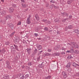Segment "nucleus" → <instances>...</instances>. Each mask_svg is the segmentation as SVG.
<instances>
[{"label":"nucleus","instance_id":"obj_1","mask_svg":"<svg viewBox=\"0 0 79 79\" xmlns=\"http://www.w3.org/2000/svg\"><path fill=\"white\" fill-rule=\"evenodd\" d=\"M31 17V15H29V17H28L26 21V23L27 24H30L31 23V19H30Z\"/></svg>","mask_w":79,"mask_h":79},{"label":"nucleus","instance_id":"obj_2","mask_svg":"<svg viewBox=\"0 0 79 79\" xmlns=\"http://www.w3.org/2000/svg\"><path fill=\"white\" fill-rule=\"evenodd\" d=\"M7 25L11 29V30H13V28H14L13 24L12 23H7Z\"/></svg>","mask_w":79,"mask_h":79},{"label":"nucleus","instance_id":"obj_3","mask_svg":"<svg viewBox=\"0 0 79 79\" xmlns=\"http://www.w3.org/2000/svg\"><path fill=\"white\" fill-rule=\"evenodd\" d=\"M6 10H3L2 12H0V15L4 16L6 15Z\"/></svg>","mask_w":79,"mask_h":79},{"label":"nucleus","instance_id":"obj_4","mask_svg":"<svg viewBox=\"0 0 79 79\" xmlns=\"http://www.w3.org/2000/svg\"><path fill=\"white\" fill-rule=\"evenodd\" d=\"M62 75H63V76L64 78V79L66 78L67 77V74L65 72H63L62 73Z\"/></svg>","mask_w":79,"mask_h":79},{"label":"nucleus","instance_id":"obj_5","mask_svg":"<svg viewBox=\"0 0 79 79\" xmlns=\"http://www.w3.org/2000/svg\"><path fill=\"white\" fill-rule=\"evenodd\" d=\"M13 45L14 47V49H15V50H16L17 51H18V52H19V51H20V50H19L18 48V46L15 44H14Z\"/></svg>","mask_w":79,"mask_h":79},{"label":"nucleus","instance_id":"obj_6","mask_svg":"<svg viewBox=\"0 0 79 79\" xmlns=\"http://www.w3.org/2000/svg\"><path fill=\"white\" fill-rule=\"evenodd\" d=\"M44 62H43L41 64H39L38 65V66L39 67V68H44V66H45V65L44 64Z\"/></svg>","mask_w":79,"mask_h":79},{"label":"nucleus","instance_id":"obj_7","mask_svg":"<svg viewBox=\"0 0 79 79\" xmlns=\"http://www.w3.org/2000/svg\"><path fill=\"white\" fill-rule=\"evenodd\" d=\"M19 39H20L19 38H16L15 40H14V41L15 43L17 44V43H18V42H19Z\"/></svg>","mask_w":79,"mask_h":79},{"label":"nucleus","instance_id":"obj_8","mask_svg":"<svg viewBox=\"0 0 79 79\" xmlns=\"http://www.w3.org/2000/svg\"><path fill=\"white\" fill-rule=\"evenodd\" d=\"M71 63L69 62L67 64L66 67L67 68H71Z\"/></svg>","mask_w":79,"mask_h":79},{"label":"nucleus","instance_id":"obj_9","mask_svg":"<svg viewBox=\"0 0 79 79\" xmlns=\"http://www.w3.org/2000/svg\"><path fill=\"white\" fill-rule=\"evenodd\" d=\"M37 48L39 50H42V46L41 45L38 44L37 45Z\"/></svg>","mask_w":79,"mask_h":79},{"label":"nucleus","instance_id":"obj_10","mask_svg":"<svg viewBox=\"0 0 79 79\" xmlns=\"http://www.w3.org/2000/svg\"><path fill=\"white\" fill-rule=\"evenodd\" d=\"M19 77L21 79H24V74H23V73L21 74H20Z\"/></svg>","mask_w":79,"mask_h":79},{"label":"nucleus","instance_id":"obj_11","mask_svg":"<svg viewBox=\"0 0 79 79\" xmlns=\"http://www.w3.org/2000/svg\"><path fill=\"white\" fill-rule=\"evenodd\" d=\"M73 64H72V66H74V67H76V66H79V65L78 64H76L75 62H73Z\"/></svg>","mask_w":79,"mask_h":79},{"label":"nucleus","instance_id":"obj_12","mask_svg":"<svg viewBox=\"0 0 79 79\" xmlns=\"http://www.w3.org/2000/svg\"><path fill=\"white\" fill-rule=\"evenodd\" d=\"M5 52H6V50L4 48L2 49V50H0V52H1V53H4Z\"/></svg>","mask_w":79,"mask_h":79},{"label":"nucleus","instance_id":"obj_13","mask_svg":"<svg viewBox=\"0 0 79 79\" xmlns=\"http://www.w3.org/2000/svg\"><path fill=\"white\" fill-rule=\"evenodd\" d=\"M14 10V9L13 7H11L9 8V11L10 13H12Z\"/></svg>","mask_w":79,"mask_h":79},{"label":"nucleus","instance_id":"obj_14","mask_svg":"<svg viewBox=\"0 0 79 79\" xmlns=\"http://www.w3.org/2000/svg\"><path fill=\"white\" fill-rule=\"evenodd\" d=\"M73 0H68L67 1V3L69 5H71V3H72L73 2Z\"/></svg>","mask_w":79,"mask_h":79},{"label":"nucleus","instance_id":"obj_15","mask_svg":"<svg viewBox=\"0 0 79 79\" xmlns=\"http://www.w3.org/2000/svg\"><path fill=\"white\" fill-rule=\"evenodd\" d=\"M3 79H9V76L8 75H6L2 78Z\"/></svg>","mask_w":79,"mask_h":79},{"label":"nucleus","instance_id":"obj_16","mask_svg":"<svg viewBox=\"0 0 79 79\" xmlns=\"http://www.w3.org/2000/svg\"><path fill=\"white\" fill-rule=\"evenodd\" d=\"M54 21L56 23H60V20L58 19H56Z\"/></svg>","mask_w":79,"mask_h":79},{"label":"nucleus","instance_id":"obj_17","mask_svg":"<svg viewBox=\"0 0 79 79\" xmlns=\"http://www.w3.org/2000/svg\"><path fill=\"white\" fill-rule=\"evenodd\" d=\"M74 32L76 33V34H79V31L77 29L75 30L74 31Z\"/></svg>","mask_w":79,"mask_h":79},{"label":"nucleus","instance_id":"obj_18","mask_svg":"<svg viewBox=\"0 0 79 79\" xmlns=\"http://www.w3.org/2000/svg\"><path fill=\"white\" fill-rule=\"evenodd\" d=\"M35 18L37 21H39V16L37 14H36L35 15Z\"/></svg>","mask_w":79,"mask_h":79},{"label":"nucleus","instance_id":"obj_19","mask_svg":"<svg viewBox=\"0 0 79 79\" xmlns=\"http://www.w3.org/2000/svg\"><path fill=\"white\" fill-rule=\"evenodd\" d=\"M29 77V74H26L24 76V79H26Z\"/></svg>","mask_w":79,"mask_h":79},{"label":"nucleus","instance_id":"obj_20","mask_svg":"<svg viewBox=\"0 0 79 79\" xmlns=\"http://www.w3.org/2000/svg\"><path fill=\"white\" fill-rule=\"evenodd\" d=\"M45 79H51V76L49 75V76H48L47 77H45Z\"/></svg>","mask_w":79,"mask_h":79},{"label":"nucleus","instance_id":"obj_21","mask_svg":"<svg viewBox=\"0 0 79 79\" xmlns=\"http://www.w3.org/2000/svg\"><path fill=\"white\" fill-rule=\"evenodd\" d=\"M27 52L29 53V55L31 51V48L27 49Z\"/></svg>","mask_w":79,"mask_h":79},{"label":"nucleus","instance_id":"obj_22","mask_svg":"<svg viewBox=\"0 0 79 79\" xmlns=\"http://www.w3.org/2000/svg\"><path fill=\"white\" fill-rule=\"evenodd\" d=\"M11 52L13 54H14L16 52V50L13 49H11Z\"/></svg>","mask_w":79,"mask_h":79},{"label":"nucleus","instance_id":"obj_23","mask_svg":"<svg viewBox=\"0 0 79 79\" xmlns=\"http://www.w3.org/2000/svg\"><path fill=\"white\" fill-rule=\"evenodd\" d=\"M73 57L71 55H69L67 57V58L69 59V60H70V59H71V58H73Z\"/></svg>","mask_w":79,"mask_h":79},{"label":"nucleus","instance_id":"obj_24","mask_svg":"<svg viewBox=\"0 0 79 79\" xmlns=\"http://www.w3.org/2000/svg\"><path fill=\"white\" fill-rule=\"evenodd\" d=\"M37 53V49H35L33 53V55H35L36 53Z\"/></svg>","mask_w":79,"mask_h":79},{"label":"nucleus","instance_id":"obj_25","mask_svg":"<svg viewBox=\"0 0 79 79\" xmlns=\"http://www.w3.org/2000/svg\"><path fill=\"white\" fill-rule=\"evenodd\" d=\"M54 55L55 56H59V55H60V53L58 52H56L54 53Z\"/></svg>","mask_w":79,"mask_h":79},{"label":"nucleus","instance_id":"obj_26","mask_svg":"<svg viewBox=\"0 0 79 79\" xmlns=\"http://www.w3.org/2000/svg\"><path fill=\"white\" fill-rule=\"evenodd\" d=\"M63 15H64L65 16H66L67 17H68V16L69 15V14H68V13H67L66 12H64L63 13Z\"/></svg>","mask_w":79,"mask_h":79},{"label":"nucleus","instance_id":"obj_27","mask_svg":"<svg viewBox=\"0 0 79 79\" xmlns=\"http://www.w3.org/2000/svg\"><path fill=\"white\" fill-rule=\"evenodd\" d=\"M73 27V25H70L68 26V29H72Z\"/></svg>","mask_w":79,"mask_h":79},{"label":"nucleus","instance_id":"obj_28","mask_svg":"<svg viewBox=\"0 0 79 79\" xmlns=\"http://www.w3.org/2000/svg\"><path fill=\"white\" fill-rule=\"evenodd\" d=\"M49 3H48V2H46V4H45L46 7H47V8L48 7V6H49Z\"/></svg>","mask_w":79,"mask_h":79},{"label":"nucleus","instance_id":"obj_29","mask_svg":"<svg viewBox=\"0 0 79 79\" xmlns=\"http://www.w3.org/2000/svg\"><path fill=\"white\" fill-rule=\"evenodd\" d=\"M46 23V24H50L51 22L49 21H47Z\"/></svg>","mask_w":79,"mask_h":79},{"label":"nucleus","instance_id":"obj_30","mask_svg":"<svg viewBox=\"0 0 79 79\" xmlns=\"http://www.w3.org/2000/svg\"><path fill=\"white\" fill-rule=\"evenodd\" d=\"M74 53H76V54H79V51L77 50H76L74 51Z\"/></svg>","mask_w":79,"mask_h":79},{"label":"nucleus","instance_id":"obj_31","mask_svg":"<svg viewBox=\"0 0 79 79\" xmlns=\"http://www.w3.org/2000/svg\"><path fill=\"white\" fill-rule=\"evenodd\" d=\"M6 64L7 65V66H9V65H10V62H9V61H7L6 62Z\"/></svg>","mask_w":79,"mask_h":79},{"label":"nucleus","instance_id":"obj_32","mask_svg":"<svg viewBox=\"0 0 79 79\" xmlns=\"http://www.w3.org/2000/svg\"><path fill=\"white\" fill-rule=\"evenodd\" d=\"M50 2L51 3H56V2L55 1H53V0H52L50 1Z\"/></svg>","mask_w":79,"mask_h":79},{"label":"nucleus","instance_id":"obj_33","mask_svg":"<svg viewBox=\"0 0 79 79\" xmlns=\"http://www.w3.org/2000/svg\"><path fill=\"white\" fill-rule=\"evenodd\" d=\"M73 47H74L75 48H78V46L76 44H75Z\"/></svg>","mask_w":79,"mask_h":79},{"label":"nucleus","instance_id":"obj_34","mask_svg":"<svg viewBox=\"0 0 79 79\" xmlns=\"http://www.w3.org/2000/svg\"><path fill=\"white\" fill-rule=\"evenodd\" d=\"M71 44L73 47L76 44L74 42H71Z\"/></svg>","mask_w":79,"mask_h":79},{"label":"nucleus","instance_id":"obj_35","mask_svg":"<svg viewBox=\"0 0 79 79\" xmlns=\"http://www.w3.org/2000/svg\"><path fill=\"white\" fill-rule=\"evenodd\" d=\"M68 19V18H66V19H65L62 20V22H65V21H66V20H67Z\"/></svg>","mask_w":79,"mask_h":79},{"label":"nucleus","instance_id":"obj_36","mask_svg":"<svg viewBox=\"0 0 79 79\" xmlns=\"http://www.w3.org/2000/svg\"><path fill=\"white\" fill-rule=\"evenodd\" d=\"M22 5L23 8H26V5L25 4L22 3Z\"/></svg>","mask_w":79,"mask_h":79},{"label":"nucleus","instance_id":"obj_37","mask_svg":"<svg viewBox=\"0 0 79 79\" xmlns=\"http://www.w3.org/2000/svg\"><path fill=\"white\" fill-rule=\"evenodd\" d=\"M15 32H12L11 34L10 35V36H11V37H12V36H13L14 34H15Z\"/></svg>","mask_w":79,"mask_h":79},{"label":"nucleus","instance_id":"obj_38","mask_svg":"<svg viewBox=\"0 0 79 79\" xmlns=\"http://www.w3.org/2000/svg\"><path fill=\"white\" fill-rule=\"evenodd\" d=\"M6 45H8L10 44V42L9 41H7L5 43Z\"/></svg>","mask_w":79,"mask_h":79},{"label":"nucleus","instance_id":"obj_39","mask_svg":"<svg viewBox=\"0 0 79 79\" xmlns=\"http://www.w3.org/2000/svg\"><path fill=\"white\" fill-rule=\"evenodd\" d=\"M7 16L8 19L9 18V19L11 18V16L10 15H7Z\"/></svg>","mask_w":79,"mask_h":79},{"label":"nucleus","instance_id":"obj_40","mask_svg":"<svg viewBox=\"0 0 79 79\" xmlns=\"http://www.w3.org/2000/svg\"><path fill=\"white\" fill-rule=\"evenodd\" d=\"M71 71H72V70L71 69H68L67 70V71H68V72H69V73H70V72H71Z\"/></svg>","mask_w":79,"mask_h":79},{"label":"nucleus","instance_id":"obj_41","mask_svg":"<svg viewBox=\"0 0 79 79\" xmlns=\"http://www.w3.org/2000/svg\"><path fill=\"white\" fill-rule=\"evenodd\" d=\"M8 19V18L7 16L5 17L4 19L5 20V21H6Z\"/></svg>","mask_w":79,"mask_h":79},{"label":"nucleus","instance_id":"obj_42","mask_svg":"<svg viewBox=\"0 0 79 79\" xmlns=\"http://www.w3.org/2000/svg\"><path fill=\"white\" fill-rule=\"evenodd\" d=\"M48 30V28L47 27H46L44 28V30L46 31H47Z\"/></svg>","mask_w":79,"mask_h":79},{"label":"nucleus","instance_id":"obj_43","mask_svg":"<svg viewBox=\"0 0 79 79\" xmlns=\"http://www.w3.org/2000/svg\"><path fill=\"white\" fill-rule=\"evenodd\" d=\"M21 22H19L17 23V26H19V25H21Z\"/></svg>","mask_w":79,"mask_h":79},{"label":"nucleus","instance_id":"obj_44","mask_svg":"<svg viewBox=\"0 0 79 79\" xmlns=\"http://www.w3.org/2000/svg\"><path fill=\"white\" fill-rule=\"evenodd\" d=\"M34 35L35 37H37V36H39V35L37 33H35L34 34Z\"/></svg>","mask_w":79,"mask_h":79},{"label":"nucleus","instance_id":"obj_45","mask_svg":"<svg viewBox=\"0 0 79 79\" xmlns=\"http://www.w3.org/2000/svg\"><path fill=\"white\" fill-rule=\"evenodd\" d=\"M0 21L1 23H2L3 24H5V21H2L1 20Z\"/></svg>","mask_w":79,"mask_h":79},{"label":"nucleus","instance_id":"obj_46","mask_svg":"<svg viewBox=\"0 0 79 79\" xmlns=\"http://www.w3.org/2000/svg\"><path fill=\"white\" fill-rule=\"evenodd\" d=\"M49 7L50 8V9H51L52 10V9H53V6H52V5H50L49 6Z\"/></svg>","mask_w":79,"mask_h":79},{"label":"nucleus","instance_id":"obj_47","mask_svg":"<svg viewBox=\"0 0 79 79\" xmlns=\"http://www.w3.org/2000/svg\"><path fill=\"white\" fill-rule=\"evenodd\" d=\"M45 56H49V55H50V54H49V53H47L45 54Z\"/></svg>","mask_w":79,"mask_h":79},{"label":"nucleus","instance_id":"obj_48","mask_svg":"<svg viewBox=\"0 0 79 79\" xmlns=\"http://www.w3.org/2000/svg\"><path fill=\"white\" fill-rule=\"evenodd\" d=\"M28 66H31V62H30L28 63Z\"/></svg>","mask_w":79,"mask_h":79},{"label":"nucleus","instance_id":"obj_49","mask_svg":"<svg viewBox=\"0 0 79 79\" xmlns=\"http://www.w3.org/2000/svg\"><path fill=\"white\" fill-rule=\"evenodd\" d=\"M48 52H52V49H49L48 50Z\"/></svg>","mask_w":79,"mask_h":79},{"label":"nucleus","instance_id":"obj_50","mask_svg":"<svg viewBox=\"0 0 79 79\" xmlns=\"http://www.w3.org/2000/svg\"><path fill=\"white\" fill-rule=\"evenodd\" d=\"M52 5H53V6H54L53 7L54 8H58L57 6H55V5H54V4H52Z\"/></svg>","mask_w":79,"mask_h":79},{"label":"nucleus","instance_id":"obj_51","mask_svg":"<svg viewBox=\"0 0 79 79\" xmlns=\"http://www.w3.org/2000/svg\"><path fill=\"white\" fill-rule=\"evenodd\" d=\"M12 6L13 7H14V8H16V6L15 4H13L12 5Z\"/></svg>","mask_w":79,"mask_h":79},{"label":"nucleus","instance_id":"obj_52","mask_svg":"<svg viewBox=\"0 0 79 79\" xmlns=\"http://www.w3.org/2000/svg\"><path fill=\"white\" fill-rule=\"evenodd\" d=\"M70 52H74V50H73V49H71L70 50Z\"/></svg>","mask_w":79,"mask_h":79},{"label":"nucleus","instance_id":"obj_53","mask_svg":"<svg viewBox=\"0 0 79 79\" xmlns=\"http://www.w3.org/2000/svg\"><path fill=\"white\" fill-rule=\"evenodd\" d=\"M43 22H45L46 23L47 20V19H43Z\"/></svg>","mask_w":79,"mask_h":79},{"label":"nucleus","instance_id":"obj_54","mask_svg":"<svg viewBox=\"0 0 79 79\" xmlns=\"http://www.w3.org/2000/svg\"><path fill=\"white\" fill-rule=\"evenodd\" d=\"M61 55H64L65 54V52H61Z\"/></svg>","mask_w":79,"mask_h":79},{"label":"nucleus","instance_id":"obj_55","mask_svg":"<svg viewBox=\"0 0 79 79\" xmlns=\"http://www.w3.org/2000/svg\"><path fill=\"white\" fill-rule=\"evenodd\" d=\"M23 3H25V1L24 0H20Z\"/></svg>","mask_w":79,"mask_h":79},{"label":"nucleus","instance_id":"obj_56","mask_svg":"<svg viewBox=\"0 0 79 79\" xmlns=\"http://www.w3.org/2000/svg\"><path fill=\"white\" fill-rule=\"evenodd\" d=\"M72 17H73V16L72 15H69V19H71V18Z\"/></svg>","mask_w":79,"mask_h":79},{"label":"nucleus","instance_id":"obj_57","mask_svg":"<svg viewBox=\"0 0 79 79\" xmlns=\"http://www.w3.org/2000/svg\"><path fill=\"white\" fill-rule=\"evenodd\" d=\"M11 48H12V49H14V48H15V47H14V46H11Z\"/></svg>","mask_w":79,"mask_h":79},{"label":"nucleus","instance_id":"obj_58","mask_svg":"<svg viewBox=\"0 0 79 79\" xmlns=\"http://www.w3.org/2000/svg\"><path fill=\"white\" fill-rule=\"evenodd\" d=\"M77 76H79V73H77L76 74Z\"/></svg>","mask_w":79,"mask_h":79},{"label":"nucleus","instance_id":"obj_59","mask_svg":"<svg viewBox=\"0 0 79 79\" xmlns=\"http://www.w3.org/2000/svg\"><path fill=\"white\" fill-rule=\"evenodd\" d=\"M68 28H67V27H66L65 28V31H66L68 29Z\"/></svg>","mask_w":79,"mask_h":79},{"label":"nucleus","instance_id":"obj_60","mask_svg":"<svg viewBox=\"0 0 79 79\" xmlns=\"http://www.w3.org/2000/svg\"><path fill=\"white\" fill-rule=\"evenodd\" d=\"M57 34H60V32L59 31H57Z\"/></svg>","mask_w":79,"mask_h":79},{"label":"nucleus","instance_id":"obj_61","mask_svg":"<svg viewBox=\"0 0 79 79\" xmlns=\"http://www.w3.org/2000/svg\"><path fill=\"white\" fill-rule=\"evenodd\" d=\"M67 53H71V51H67Z\"/></svg>","mask_w":79,"mask_h":79},{"label":"nucleus","instance_id":"obj_62","mask_svg":"<svg viewBox=\"0 0 79 79\" xmlns=\"http://www.w3.org/2000/svg\"><path fill=\"white\" fill-rule=\"evenodd\" d=\"M58 48H60V45H59L57 46V47Z\"/></svg>","mask_w":79,"mask_h":79},{"label":"nucleus","instance_id":"obj_63","mask_svg":"<svg viewBox=\"0 0 79 79\" xmlns=\"http://www.w3.org/2000/svg\"><path fill=\"white\" fill-rule=\"evenodd\" d=\"M40 60V56L37 58V60Z\"/></svg>","mask_w":79,"mask_h":79},{"label":"nucleus","instance_id":"obj_64","mask_svg":"<svg viewBox=\"0 0 79 79\" xmlns=\"http://www.w3.org/2000/svg\"><path fill=\"white\" fill-rule=\"evenodd\" d=\"M42 52H43V51H39V53H42Z\"/></svg>","mask_w":79,"mask_h":79}]
</instances>
